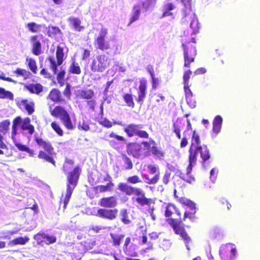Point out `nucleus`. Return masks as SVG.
Instances as JSON below:
<instances>
[{
    "label": "nucleus",
    "mask_w": 260,
    "mask_h": 260,
    "mask_svg": "<svg viewBox=\"0 0 260 260\" xmlns=\"http://www.w3.org/2000/svg\"><path fill=\"white\" fill-rule=\"evenodd\" d=\"M189 165L186 168V173H183L181 171L178 172L179 177L188 183L195 181V178L191 174L193 166L196 165L197 156L199 153L202 159L203 167L205 168V162L209 159L210 155L209 150L206 145H201L199 136L194 131L192 137V142L189 149Z\"/></svg>",
    "instance_id": "1"
},
{
    "label": "nucleus",
    "mask_w": 260,
    "mask_h": 260,
    "mask_svg": "<svg viewBox=\"0 0 260 260\" xmlns=\"http://www.w3.org/2000/svg\"><path fill=\"white\" fill-rule=\"evenodd\" d=\"M117 189L127 196L136 195L137 197L136 201L141 206L150 204L151 199L147 198L144 191L140 188L133 187L126 183L121 182L118 184Z\"/></svg>",
    "instance_id": "2"
},
{
    "label": "nucleus",
    "mask_w": 260,
    "mask_h": 260,
    "mask_svg": "<svg viewBox=\"0 0 260 260\" xmlns=\"http://www.w3.org/2000/svg\"><path fill=\"white\" fill-rule=\"evenodd\" d=\"M20 127L22 131H28L31 135L35 132L34 126L30 124V119L28 117L22 119L20 116L16 117L13 121L12 127V139L13 142H17L15 138L18 133V128Z\"/></svg>",
    "instance_id": "3"
},
{
    "label": "nucleus",
    "mask_w": 260,
    "mask_h": 260,
    "mask_svg": "<svg viewBox=\"0 0 260 260\" xmlns=\"http://www.w3.org/2000/svg\"><path fill=\"white\" fill-rule=\"evenodd\" d=\"M79 175V168L78 167H76L72 172L68 174L66 194L63 201L64 208L66 207V206L69 203L73 191L77 186Z\"/></svg>",
    "instance_id": "4"
},
{
    "label": "nucleus",
    "mask_w": 260,
    "mask_h": 260,
    "mask_svg": "<svg viewBox=\"0 0 260 260\" xmlns=\"http://www.w3.org/2000/svg\"><path fill=\"white\" fill-rule=\"evenodd\" d=\"M50 111L51 115L59 118L67 128L73 129L75 128L69 114L64 108L61 106H56L53 110H51V107H50Z\"/></svg>",
    "instance_id": "5"
},
{
    "label": "nucleus",
    "mask_w": 260,
    "mask_h": 260,
    "mask_svg": "<svg viewBox=\"0 0 260 260\" xmlns=\"http://www.w3.org/2000/svg\"><path fill=\"white\" fill-rule=\"evenodd\" d=\"M111 59L105 54H100L96 56L91 64V70L93 72H103L109 67Z\"/></svg>",
    "instance_id": "6"
},
{
    "label": "nucleus",
    "mask_w": 260,
    "mask_h": 260,
    "mask_svg": "<svg viewBox=\"0 0 260 260\" xmlns=\"http://www.w3.org/2000/svg\"><path fill=\"white\" fill-rule=\"evenodd\" d=\"M143 128V125L142 124L132 123L124 127V131L129 137L137 136L141 138H148L149 134L147 132L142 130Z\"/></svg>",
    "instance_id": "7"
},
{
    "label": "nucleus",
    "mask_w": 260,
    "mask_h": 260,
    "mask_svg": "<svg viewBox=\"0 0 260 260\" xmlns=\"http://www.w3.org/2000/svg\"><path fill=\"white\" fill-rule=\"evenodd\" d=\"M182 46L184 51V66L189 68L190 64L194 61V57L197 54L196 48L195 46L192 45L187 47L184 44H182Z\"/></svg>",
    "instance_id": "8"
},
{
    "label": "nucleus",
    "mask_w": 260,
    "mask_h": 260,
    "mask_svg": "<svg viewBox=\"0 0 260 260\" xmlns=\"http://www.w3.org/2000/svg\"><path fill=\"white\" fill-rule=\"evenodd\" d=\"M236 252L235 245L228 243L220 246L219 254L222 260H226L227 258H229V260H233Z\"/></svg>",
    "instance_id": "9"
},
{
    "label": "nucleus",
    "mask_w": 260,
    "mask_h": 260,
    "mask_svg": "<svg viewBox=\"0 0 260 260\" xmlns=\"http://www.w3.org/2000/svg\"><path fill=\"white\" fill-rule=\"evenodd\" d=\"M56 56L57 58V62L53 57H49L48 60L51 64V68L54 74H56L58 71L57 67L61 65L63 61L64 52L63 49L60 46H58L56 52Z\"/></svg>",
    "instance_id": "10"
},
{
    "label": "nucleus",
    "mask_w": 260,
    "mask_h": 260,
    "mask_svg": "<svg viewBox=\"0 0 260 260\" xmlns=\"http://www.w3.org/2000/svg\"><path fill=\"white\" fill-rule=\"evenodd\" d=\"M107 29L102 28L95 40L97 48L104 51L110 48L109 42L106 41L105 38L107 35Z\"/></svg>",
    "instance_id": "11"
},
{
    "label": "nucleus",
    "mask_w": 260,
    "mask_h": 260,
    "mask_svg": "<svg viewBox=\"0 0 260 260\" xmlns=\"http://www.w3.org/2000/svg\"><path fill=\"white\" fill-rule=\"evenodd\" d=\"M117 213L118 210L117 209H108L100 208L98 210L96 216L102 218L112 220L116 218Z\"/></svg>",
    "instance_id": "12"
},
{
    "label": "nucleus",
    "mask_w": 260,
    "mask_h": 260,
    "mask_svg": "<svg viewBox=\"0 0 260 260\" xmlns=\"http://www.w3.org/2000/svg\"><path fill=\"white\" fill-rule=\"evenodd\" d=\"M173 229L175 233L177 234L180 235L183 239L187 249L190 250V246L191 245V240L185 231L184 228L180 227L178 225H174Z\"/></svg>",
    "instance_id": "13"
},
{
    "label": "nucleus",
    "mask_w": 260,
    "mask_h": 260,
    "mask_svg": "<svg viewBox=\"0 0 260 260\" xmlns=\"http://www.w3.org/2000/svg\"><path fill=\"white\" fill-rule=\"evenodd\" d=\"M16 102L17 105L19 106L20 108L22 107H23L29 115H31L35 111V103L32 101L17 98L16 99Z\"/></svg>",
    "instance_id": "14"
},
{
    "label": "nucleus",
    "mask_w": 260,
    "mask_h": 260,
    "mask_svg": "<svg viewBox=\"0 0 260 260\" xmlns=\"http://www.w3.org/2000/svg\"><path fill=\"white\" fill-rule=\"evenodd\" d=\"M141 145L137 143H129L127 146L128 153L135 158H139L141 155Z\"/></svg>",
    "instance_id": "15"
},
{
    "label": "nucleus",
    "mask_w": 260,
    "mask_h": 260,
    "mask_svg": "<svg viewBox=\"0 0 260 260\" xmlns=\"http://www.w3.org/2000/svg\"><path fill=\"white\" fill-rule=\"evenodd\" d=\"M100 205L105 208H113L117 205V198L115 197L103 198L100 201Z\"/></svg>",
    "instance_id": "16"
},
{
    "label": "nucleus",
    "mask_w": 260,
    "mask_h": 260,
    "mask_svg": "<svg viewBox=\"0 0 260 260\" xmlns=\"http://www.w3.org/2000/svg\"><path fill=\"white\" fill-rule=\"evenodd\" d=\"M186 21L184 22L186 23L188 21V20H191V22L190 23V27L192 30V32L193 34H196L198 32V30L199 29V23L198 21V18L195 14H192L191 13V11H190V14L189 16H187L186 18ZM182 22V19L181 20Z\"/></svg>",
    "instance_id": "17"
},
{
    "label": "nucleus",
    "mask_w": 260,
    "mask_h": 260,
    "mask_svg": "<svg viewBox=\"0 0 260 260\" xmlns=\"http://www.w3.org/2000/svg\"><path fill=\"white\" fill-rule=\"evenodd\" d=\"M146 81L145 80H141L138 89V98L137 99V102L141 105L144 99L146 98Z\"/></svg>",
    "instance_id": "18"
},
{
    "label": "nucleus",
    "mask_w": 260,
    "mask_h": 260,
    "mask_svg": "<svg viewBox=\"0 0 260 260\" xmlns=\"http://www.w3.org/2000/svg\"><path fill=\"white\" fill-rule=\"evenodd\" d=\"M38 39V36H33L30 38L32 44V52L36 55H39L41 53V44Z\"/></svg>",
    "instance_id": "19"
},
{
    "label": "nucleus",
    "mask_w": 260,
    "mask_h": 260,
    "mask_svg": "<svg viewBox=\"0 0 260 260\" xmlns=\"http://www.w3.org/2000/svg\"><path fill=\"white\" fill-rule=\"evenodd\" d=\"M35 141L37 144L42 147L46 152L49 154H52L54 149L49 142L45 141L42 138L38 137L35 138Z\"/></svg>",
    "instance_id": "20"
},
{
    "label": "nucleus",
    "mask_w": 260,
    "mask_h": 260,
    "mask_svg": "<svg viewBox=\"0 0 260 260\" xmlns=\"http://www.w3.org/2000/svg\"><path fill=\"white\" fill-rule=\"evenodd\" d=\"M222 118L220 115H217L215 117L213 121V132L215 134L214 137L219 134L220 132L222 123Z\"/></svg>",
    "instance_id": "21"
},
{
    "label": "nucleus",
    "mask_w": 260,
    "mask_h": 260,
    "mask_svg": "<svg viewBox=\"0 0 260 260\" xmlns=\"http://www.w3.org/2000/svg\"><path fill=\"white\" fill-rule=\"evenodd\" d=\"M175 6L172 3H167L164 6L163 13L161 18L170 16L171 19L174 18V16L171 11L175 9Z\"/></svg>",
    "instance_id": "22"
},
{
    "label": "nucleus",
    "mask_w": 260,
    "mask_h": 260,
    "mask_svg": "<svg viewBox=\"0 0 260 260\" xmlns=\"http://www.w3.org/2000/svg\"><path fill=\"white\" fill-rule=\"evenodd\" d=\"M26 89L32 93L39 94L43 89V86L39 83L29 84L26 86Z\"/></svg>",
    "instance_id": "23"
},
{
    "label": "nucleus",
    "mask_w": 260,
    "mask_h": 260,
    "mask_svg": "<svg viewBox=\"0 0 260 260\" xmlns=\"http://www.w3.org/2000/svg\"><path fill=\"white\" fill-rule=\"evenodd\" d=\"M157 0H145L139 5H141L142 11L146 12L151 10L154 7Z\"/></svg>",
    "instance_id": "24"
},
{
    "label": "nucleus",
    "mask_w": 260,
    "mask_h": 260,
    "mask_svg": "<svg viewBox=\"0 0 260 260\" xmlns=\"http://www.w3.org/2000/svg\"><path fill=\"white\" fill-rule=\"evenodd\" d=\"M141 10L142 9L140 5L137 4L134 6L133 15L130 19L129 25L136 21L139 18Z\"/></svg>",
    "instance_id": "25"
},
{
    "label": "nucleus",
    "mask_w": 260,
    "mask_h": 260,
    "mask_svg": "<svg viewBox=\"0 0 260 260\" xmlns=\"http://www.w3.org/2000/svg\"><path fill=\"white\" fill-rule=\"evenodd\" d=\"M52 154H49L47 152L41 150L39 151L38 157L40 159H43L47 162H50L55 166V161L52 157Z\"/></svg>",
    "instance_id": "26"
},
{
    "label": "nucleus",
    "mask_w": 260,
    "mask_h": 260,
    "mask_svg": "<svg viewBox=\"0 0 260 260\" xmlns=\"http://www.w3.org/2000/svg\"><path fill=\"white\" fill-rule=\"evenodd\" d=\"M69 21L76 30L80 31L83 28V27L81 26V21L79 19L71 17L69 18Z\"/></svg>",
    "instance_id": "27"
},
{
    "label": "nucleus",
    "mask_w": 260,
    "mask_h": 260,
    "mask_svg": "<svg viewBox=\"0 0 260 260\" xmlns=\"http://www.w3.org/2000/svg\"><path fill=\"white\" fill-rule=\"evenodd\" d=\"M78 94L82 99L90 100L94 95V92L90 89L81 90L78 91Z\"/></svg>",
    "instance_id": "28"
},
{
    "label": "nucleus",
    "mask_w": 260,
    "mask_h": 260,
    "mask_svg": "<svg viewBox=\"0 0 260 260\" xmlns=\"http://www.w3.org/2000/svg\"><path fill=\"white\" fill-rule=\"evenodd\" d=\"M110 235L113 241V245L115 246H119L121 241L125 236L123 234L116 235L113 233H110Z\"/></svg>",
    "instance_id": "29"
},
{
    "label": "nucleus",
    "mask_w": 260,
    "mask_h": 260,
    "mask_svg": "<svg viewBox=\"0 0 260 260\" xmlns=\"http://www.w3.org/2000/svg\"><path fill=\"white\" fill-rule=\"evenodd\" d=\"M49 97L53 102H58L60 100V92L57 89L54 88L50 91Z\"/></svg>",
    "instance_id": "30"
},
{
    "label": "nucleus",
    "mask_w": 260,
    "mask_h": 260,
    "mask_svg": "<svg viewBox=\"0 0 260 260\" xmlns=\"http://www.w3.org/2000/svg\"><path fill=\"white\" fill-rule=\"evenodd\" d=\"M15 146L20 150L22 151H25L29 154L31 156H33L34 151L33 150L30 149L25 145H23L18 142H14Z\"/></svg>",
    "instance_id": "31"
},
{
    "label": "nucleus",
    "mask_w": 260,
    "mask_h": 260,
    "mask_svg": "<svg viewBox=\"0 0 260 260\" xmlns=\"http://www.w3.org/2000/svg\"><path fill=\"white\" fill-rule=\"evenodd\" d=\"M0 98L8 99L10 100H13V94L10 91L6 90L3 87H0Z\"/></svg>",
    "instance_id": "32"
},
{
    "label": "nucleus",
    "mask_w": 260,
    "mask_h": 260,
    "mask_svg": "<svg viewBox=\"0 0 260 260\" xmlns=\"http://www.w3.org/2000/svg\"><path fill=\"white\" fill-rule=\"evenodd\" d=\"M119 215L121 221L125 224H128L131 223V220L128 219V212L126 209H122L120 211Z\"/></svg>",
    "instance_id": "33"
},
{
    "label": "nucleus",
    "mask_w": 260,
    "mask_h": 260,
    "mask_svg": "<svg viewBox=\"0 0 260 260\" xmlns=\"http://www.w3.org/2000/svg\"><path fill=\"white\" fill-rule=\"evenodd\" d=\"M123 99L126 105L131 108H134L135 103L134 102L133 96L129 93H125L123 95Z\"/></svg>",
    "instance_id": "34"
},
{
    "label": "nucleus",
    "mask_w": 260,
    "mask_h": 260,
    "mask_svg": "<svg viewBox=\"0 0 260 260\" xmlns=\"http://www.w3.org/2000/svg\"><path fill=\"white\" fill-rule=\"evenodd\" d=\"M29 241L27 237H19L18 238L13 239L10 241V243L12 245H24Z\"/></svg>",
    "instance_id": "35"
},
{
    "label": "nucleus",
    "mask_w": 260,
    "mask_h": 260,
    "mask_svg": "<svg viewBox=\"0 0 260 260\" xmlns=\"http://www.w3.org/2000/svg\"><path fill=\"white\" fill-rule=\"evenodd\" d=\"M159 172H158V173L155 174L152 178H149L147 175H142L143 177L145 179V182L149 184H154L156 183L159 179Z\"/></svg>",
    "instance_id": "36"
},
{
    "label": "nucleus",
    "mask_w": 260,
    "mask_h": 260,
    "mask_svg": "<svg viewBox=\"0 0 260 260\" xmlns=\"http://www.w3.org/2000/svg\"><path fill=\"white\" fill-rule=\"evenodd\" d=\"M47 30V34L48 36L50 37H54L57 34L61 33V30L57 26H49L46 28Z\"/></svg>",
    "instance_id": "37"
},
{
    "label": "nucleus",
    "mask_w": 260,
    "mask_h": 260,
    "mask_svg": "<svg viewBox=\"0 0 260 260\" xmlns=\"http://www.w3.org/2000/svg\"><path fill=\"white\" fill-rule=\"evenodd\" d=\"M41 26L35 22H30L27 24L26 27L30 32L36 33L40 30Z\"/></svg>",
    "instance_id": "38"
},
{
    "label": "nucleus",
    "mask_w": 260,
    "mask_h": 260,
    "mask_svg": "<svg viewBox=\"0 0 260 260\" xmlns=\"http://www.w3.org/2000/svg\"><path fill=\"white\" fill-rule=\"evenodd\" d=\"M26 61L28 62V66L29 69L35 74L37 73V67L36 61L31 58H26Z\"/></svg>",
    "instance_id": "39"
},
{
    "label": "nucleus",
    "mask_w": 260,
    "mask_h": 260,
    "mask_svg": "<svg viewBox=\"0 0 260 260\" xmlns=\"http://www.w3.org/2000/svg\"><path fill=\"white\" fill-rule=\"evenodd\" d=\"M10 122L9 120H6L0 122V133L5 134L9 129Z\"/></svg>",
    "instance_id": "40"
},
{
    "label": "nucleus",
    "mask_w": 260,
    "mask_h": 260,
    "mask_svg": "<svg viewBox=\"0 0 260 260\" xmlns=\"http://www.w3.org/2000/svg\"><path fill=\"white\" fill-rule=\"evenodd\" d=\"M69 71L70 73L75 74H80L81 73V69L78 63L73 62L70 67Z\"/></svg>",
    "instance_id": "41"
},
{
    "label": "nucleus",
    "mask_w": 260,
    "mask_h": 260,
    "mask_svg": "<svg viewBox=\"0 0 260 260\" xmlns=\"http://www.w3.org/2000/svg\"><path fill=\"white\" fill-rule=\"evenodd\" d=\"M122 159L124 162L125 169L126 170L132 169L133 168V164L131 159L125 155H123L122 156Z\"/></svg>",
    "instance_id": "42"
},
{
    "label": "nucleus",
    "mask_w": 260,
    "mask_h": 260,
    "mask_svg": "<svg viewBox=\"0 0 260 260\" xmlns=\"http://www.w3.org/2000/svg\"><path fill=\"white\" fill-rule=\"evenodd\" d=\"M191 74L192 72L190 70H188L184 72L183 77L184 87H187L188 85H189V80Z\"/></svg>",
    "instance_id": "43"
},
{
    "label": "nucleus",
    "mask_w": 260,
    "mask_h": 260,
    "mask_svg": "<svg viewBox=\"0 0 260 260\" xmlns=\"http://www.w3.org/2000/svg\"><path fill=\"white\" fill-rule=\"evenodd\" d=\"M44 243L48 245L54 243L56 241V237L53 235L50 236L45 234V236L44 237Z\"/></svg>",
    "instance_id": "44"
},
{
    "label": "nucleus",
    "mask_w": 260,
    "mask_h": 260,
    "mask_svg": "<svg viewBox=\"0 0 260 260\" xmlns=\"http://www.w3.org/2000/svg\"><path fill=\"white\" fill-rule=\"evenodd\" d=\"M51 127L59 136L63 135V131L56 122L54 121L52 122Z\"/></svg>",
    "instance_id": "45"
},
{
    "label": "nucleus",
    "mask_w": 260,
    "mask_h": 260,
    "mask_svg": "<svg viewBox=\"0 0 260 260\" xmlns=\"http://www.w3.org/2000/svg\"><path fill=\"white\" fill-rule=\"evenodd\" d=\"M127 181L129 183L136 184L137 183H141L142 181L137 175H134L127 178Z\"/></svg>",
    "instance_id": "46"
},
{
    "label": "nucleus",
    "mask_w": 260,
    "mask_h": 260,
    "mask_svg": "<svg viewBox=\"0 0 260 260\" xmlns=\"http://www.w3.org/2000/svg\"><path fill=\"white\" fill-rule=\"evenodd\" d=\"M45 236V233H38L35 235L34 237V239L37 242L38 244H41L44 242V237Z\"/></svg>",
    "instance_id": "47"
},
{
    "label": "nucleus",
    "mask_w": 260,
    "mask_h": 260,
    "mask_svg": "<svg viewBox=\"0 0 260 260\" xmlns=\"http://www.w3.org/2000/svg\"><path fill=\"white\" fill-rule=\"evenodd\" d=\"M109 137L111 138H114L115 140H116L117 141H118V142H123L124 143H125V141H126L124 137H123L121 136H119L113 132H112L111 133H110V134L109 135Z\"/></svg>",
    "instance_id": "48"
},
{
    "label": "nucleus",
    "mask_w": 260,
    "mask_h": 260,
    "mask_svg": "<svg viewBox=\"0 0 260 260\" xmlns=\"http://www.w3.org/2000/svg\"><path fill=\"white\" fill-rule=\"evenodd\" d=\"M217 173H218V169H217L216 168H213L210 171V179L213 183H214L216 179V176H217Z\"/></svg>",
    "instance_id": "49"
},
{
    "label": "nucleus",
    "mask_w": 260,
    "mask_h": 260,
    "mask_svg": "<svg viewBox=\"0 0 260 260\" xmlns=\"http://www.w3.org/2000/svg\"><path fill=\"white\" fill-rule=\"evenodd\" d=\"M78 128L80 129H82L85 131H87L89 129V126L85 123L84 120H82V121H80L78 124Z\"/></svg>",
    "instance_id": "50"
},
{
    "label": "nucleus",
    "mask_w": 260,
    "mask_h": 260,
    "mask_svg": "<svg viewBox=\"0 0 260 260\" xmlns=\"http://www.w3.org/2000/svg\"><path fill=\"white\" fill-rule=\"evenodd\" d=\"M186 102L190 107L194 108L196 106V102L192 97L186 98Z\"/></svg>",
    "instance_id": "51"
},
{
    "label": "nucleus",
    "mask_w": 260,
    "mask_h": 260,
    "mask_svg": "<svg viewBox=\"0 0 260 260\" xmlns=\"http://www.w3.org/2000/svg\"><path fill=\"white\" fill-rule=\"evenodd\" d=\"M15 73L18 75L24 77H25L28 75V72L25 70L19 68L15 71Z\"/></svg>",
    "instance_id": "52"
},
{
    "label": "nucleus",
    "mask_w": 260,
    "mask_h": 260,
    "mask_svg": "<svg viewBox=\"0 0 260 260\" xmlns=\"http://www.w3.org/2000/svg\"><path fill=\"white\" fill-rule=\"evenodd\" d=\"M66 72L64 70H61L60 72L57 75V80L59 83H61L63 80Z\"/></svg>",
    "instance_id": "53"
},
{
    "label": "nucleus",
    "mask_w": 260,
    "mask_h": 260,
    "mask_svg": "<svg viewBox=\"0 0 260 260\" xmlns=\"http://www.w3.org/2000/svg\"><path fill=\"white\" fill-rule=\"evenodd\" d=\"M148 169L150 171V173L151 174H156L159 172L158 168L153 165H149L148 166Z\"/></svg>",
    "instance_id": "54"
},
{
    "label": "nucleus",
    "mask_w": 260,
    "mask_h": 260,
    "mask_svg": "<svg viewBox=\"0 0 260 260\" xmlns=\"http://www.w3.org/2000/svg\"><path fill=\"white\" fill-rule=\"evenodd\" d=\"M152 79V88L155 89L159 82V80L158 78H155V76L151 77Z\"/></svg>",
    "instance_id": "55"
},
{
    "label": "nucleus",
    "mask_w": 260,
    "mask_h": 260,
    "mask_svg": "<svg viewBox=\"0 0 260 260\" xmlns=\"http://www.w3.org/2000/svg\"><path fill=\"white\" fill-rule=\"evenodd\" d=\"M184 90L186 98L192 97L193 93H192L191 90H190V89L189 88V85H188L187 87L184 86Z\"/></svg>",
    "instance_id": "56"
},
{
    "label": "nucleus",
    "mask_w": 260,
    "mask_h": 260,
    "mask_svg": "<svg viewBox=\"0 0 260 260\" xmlns=\"http://www.w3.org/2000/svg\"><path fill=\"white\" fill-rule=\"evenodd\" d=\"M111 178L109 175H107V178H106L105 180L106 181H109L110 182L108 183L106 186L107 190H110L111 188L114 186V184L111 181Z\"/></svg>",
    "instance_id": "57"
},
{
    "label": "nucleus",
    "mask_w": 260,
    "mask_h": 260,
    "mask_svg": "<svg viewBox=\"0 0 260 260\" xmlns=\"http://www.w3.org/2000/svg\"><path fill=\"white\" fill-rule=\"evenodd\" d=\"M63 94L67 97H70L71 95V86L67 84L64 90Z\"/></svg>",
    "instance_id": "58"
},
{
    "label": "nucleus",
    "mask_w": 260,
    "mask_h": 260,
    "mask_svg": "<svg viewBox=\"0 0 260 260\" xmlns=\"http://www.w3.org/2000/svg\"><path fill=\"white\" fill-rule=\"evenodd\" d=\"M196 213V208H192L189 211H186L184 213L183 220H184L185 219V218H186L188 217V215H189V214L194 215Z\"/></svg>",
    "instance_id": "59"
},
{
    "label": "nucleus",
    "mask_w": 260,
    "mask_h": 260,
    "mask_svg": "<svg viewBox=\"0 0 260 260\" xmlns=\"http://www.w3.org/2000/svg\"><path fill=\"white\" fill-rule=\"evenodd\" d=\"M170 176V173L166 172L162 178V181L165 184H167L168 183Z\"/></svg>",
    "instance_id": "60"
},
{
    "label": "nucleus",
    "mask_w": 260,
    "mask_h": 260,
    "mask_svg": "<svg viewBox=\"0 0 260 260\" xmlns=\"http://www.w3.org/2000/svg\"><path fill=\"white\" fill-rule=\"evenodd\" d=\"M151 152L154 155H158L160 154V151L155 146H153L151 148Z\"/></svg>",
    "instance_id": "61"
},
{
    "label": "nucleus",
    "mask_w": 260,
    "mask_h": 260,
    "mask_svg": "<svg viewBox=\"0 0 260 260\" xmlns=\"http://www.w3.org/2000/svg\"><path fill=\"white\" fill-rule=\"evenodd\" d=\"M206 72V70L205 68H201L198 69H197L194 72V74L196 75H199V74H203Z\"/></svg>",
    "instance_id": "62"
},
{
    "label": "nucleus",
    "mask_w": 260,
    "mask_h": 260,
    "mask_svg": "<svg viewBox=\"0 0 260 260\" xmlns=\"http://www.w3.org/2000/svg\"><path fill=\"white\" fill-rule=\"evenodd\" d=\"M188 144V141L186 138L183 137L180 143V147L184 148Z\"/></svg>",
    "instance_id": "63"
},
{
    "label": "nucleus",
    "mask_w": 260,
    "mask_h": 260,
    "mask_svg": "<svg viewBox=\"0 0 260 260\" xmlns=\"http://www.w3.org/2000/svg\"><path fill=\"white\" fill-rule=\"evenodd\" d=\"M102 124L108 128L111 127L112 126L111 122L108 120H104L102 122Z\"/></svg>",
    "instance_id": "64"
}]
</instances>
